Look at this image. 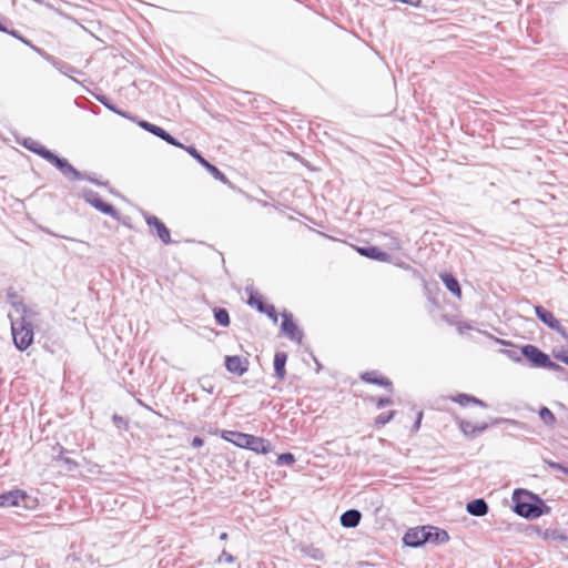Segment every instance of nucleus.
Segmentation results:
<instances>
[{"label": "nucleus", "instance_id": "obj_1", "mask_svg": "<svg viewBox=\"0 0 568 568\" xmlns=\"http://www.w3.org/2000/svg\"><path fill=\"white\" fill-rule=\"evenodd\" d=\"M511 503V510L528 520L537 519L551 511L539 495L525 488H516L513 491Z\"/></svg>", "mask_w": 568, "mask_h": 568}, {"label": "nucleus", "instance_id": "obj_2", "mask_svg": "<svg viewBox=\"0 0 568 568\" xmlns=\"http://www.w3.org/2000/svg\"><path fill=\"white\" fill-rule=\"evenodd\" d=\"M9 318L14 346L21 352L27 351L34 338L32 325L26 324L23 318H14L12 315H9Z\"/></svg>", "mask_w": 568, "mask_h": 568}, {"label": "nucleus", "instance_id": "obj_3", "mask_svg": "<svg viewBox=\"0 0 568 568\" xmlns=\"http://www.w3.org/2000/svg\"><path fill=\"white\" fill-rule=\"evenodd\" d=\"M21 144L28 151L39 155L40 158L44 159L45 161L54 165L58 170L65 169L70 171L67 159L57 155L51 150L47 149L44 145L33 140L32 138H24Z\"/></svg>", "mask_w": 568, "mask_h": 568}, {"label": "nucleus", "instance_id": "obj_4", "mask_svg": "<svg viewBox=\"0 0 568 568\" xmlns=\"http://www.w3.org/2000/svg\"><path fill=\"white\" fill-rule=\"evenodd\" d=\"M34 499H32L24 490L13 489L0 494V507H23L32 508Z\"/></svg>", "mask_w": 568, "mask_h": 568}, {"label": "nucleus", "instance_id": "obj_5", "mask_svg": "<svg viewBox=\"0 0 568 568\" xmlns=\"http://www.w3.org/2000/svg\"><path fill=\"white\" fill-rule=\"evenodd\" d=\"M81 195L83 200L93 206L97 211L113 219H119L118 210L111 203L104 202L98 192L91 189H83Z\"/></svg>", "mask_w": 568, "mask_h": 568}, {"label": "nucleus", "instance_id": "obj_6", "mask_svg": "<svg viewBox=\"0 0 568 568\" xmlns=\"http://www.w3.org/2000/svg\"><path fill=\"white\" fill-rule=\"evenodd\" d=\"M194 160L197 161L205 170H207L215 180L222 182L225 185L232 186L231 181L227 176L214 164L209 162L194 145H187L183 148Z\"/></svg>", "mask_w": 568, "mask_h": 568}, {"label": "nucleus", "instance_id": "obj_7", "mask_svg": "<svg viewBox=\"0 0 568 568\" xmlns=\"http://www.w3.org/2000/svg\"><path fill=\"white\" fill-rule=\"evenodd\" d=\"M536 317L545 324L548 328L559 333L562 337L568 338L566 328L555 317V315L541 305L534 307Z\"/></svg>", "mask_w": 568, "mask_h": 568}, {"label": "nucleus", "instance_id": "obj_8", "mask_svg": "<svg viewBox=\"0 0 568 568\" xmlns=\"http://www.w3.org/2000/svg\"><path fill=\"white\" fill-rule=\"evenodd\" d=\"M140 128L145 130L146 132L160 138L165 141L168 144L183 149L184 144H182L178 139H175L172 134L165 131L163 128L153 124L146 120H138L135 121Z\"/></svg>", "mask_w": 568, "mask_h": 568}, {"label": "nucleus", "instance_id": "obj_9", "mask_svg": "<svg viewBox=\"0 0 568 568\" xmlns=\"http://www.w3.org/2000/svg\"><path fill=\"white\" fill-rule=\"evenodd\" d=\"M521 353L530 367L544 368L548 364L549 355L532 344L524 345Z\"/></svg>", "mask_w": 568, "mask_h": 568}, {"label": "nucleus", "instance_id": "obj_10", "mask_svg": "<svg viewBox=\"0 0 568 568\" xmlns=\"http://www.w3.org/2000/svg\"><path fill=\"white\" fill-rule=\"evenodd\" d=\"M32 50L38 53L41 58H43L47 62L52 64L58 71L62 74L71 77L72 73H81L75 67L70 63L62 61L54 55L48 53L45 50L39 47H32Z\"/></svg>", "mask_w": 568, "mask_h": 568}, {"label": "nucleus", "instance_id": "obj_11", "mask_svg": "<svg viewBox=\"0 0 568 568\" xmlns=\"http://www.w3.org/2000/svg\"><path fill=\"white\" fill-rule=\"evenodd\" d=\"M281 315L283 318L281 325L282 333L291 341L300 344L304 337V334L294 322L292 313L284 311Z\"/></svg>", "mask_w": 568, "mask_h": 568}, {"label": "nucleus", "instance_id": "obj_12", "mask_svg": "<svg viewBox=\"0 0 568 568\" xmlns=\"http://www.w3.org/2000/svg\"><path fill=\"white\" fill-rule=\"evenodd\" d=\"M144 219L151 233L156 234L162 243L166 245L172 243L170 230L158 216L145 213Z\"/></svg>", "mask_w": 568, "mask_h": 568}, {"label": "nucleus", "instance_id": "obj_13", "mask_svg": "<svg viewBox=\"0 0 568 568\" xmlns=\"http://www.w3.org/2000/svg\"><path fill=\"white\" fill-rule=\"evenodd\" d=\"M250 362L239 355H226L224 357V366L229 373L243 376L248 371Z\"/></svg>", "mask_w": 568, "mask_h": 568}, {"label": "nucleus", "instance_id": "obj_14", "mask_svg": "<svg viewBox=\"0 0 568 568\" xmlns=\"http://www.w3.org/2000/svg\"><path fill=\"white\" fill-rule=\"evenodd\" d=\"M69 170H59L64 176H72L73 180L80 181V180H87L91 183H93L97 186H108V181H100L95 178V173H87V172H80L77 170L69 161H68Z\"/></svg>", "mask_w": 568, "mask_h": 568}, {"label": "nucleus", "instance_id": "obj_15", "mask_svg": "<svg viewBox=\"0 0 568 568\" xmlns=\"http://www.w3.org/2000/svg\"><path fill=\"white\" fill-rule=\"evenodd\" d=\"M246 447L244 449L252 450L256 454L266 455L272 450V444L268 439H265L260 436L248 435V438L245 439Z\"/></svg>", "mask_w": 568, "mask_h": 568}, {"label": "nucleus", "instance_id": "obj_16", "mask_svg": "<svg viewBox=\"0 0 568 568\" xmlns=\"http://www.w3.org/2000/svg\"><path fill=\"white\" fill-rule=\"evenodd\" d=\"M359 378L368 384L385 387L389 393L394 392L393 383L389 378L379 374L378 371H367L361 374Z\"/></svg>", "mask_w": 568, "mask_h": 568}, {"label": "nucleus", "instance_id": "obj_17", "mask_svg": "<svg viewBox=\"0 0 568 568\" xmlns=\"http://www.w3.org/2000/svg\"><path fill=\"white\" fill-rule=\"evenodd\" d=\"M457 423L459 429L467 438H476L488 429V423L485 422L474 424L466 419H458Z\"/></svg>", "mask_w": 568, "mask_h": 568}, {"label": "nucleus", "instance_id": "obj_18", "mask_svg": "<svg viewBox=\"0 0 568 568\" xmlns=\"http://www.w3.org/2000/svg\"><path fill=\"white\" fill-rule=\"evenodd\" d=\"M425 532V544L433 542L435 545H443L449 540V535L445 529L435 526H423Z\"/></svg>", "mask_w": 568, "mask_h": 568}, {"label": "nucleus", "instance_id": "obj_19", "mask_svg": "<svg viewBox=\"0 0 568 568\" xmlns=\"http://www.w3.org/2000/svg\"><path fill=\"white\" fill-rule=\"evenodd\" d=\"M425 532L423 526L408 529L404 537L403 542L410 548H417L425 545Z\"/></svg>", "mask_w": 568, "mask_h": 568}, {"label": "nucleus", "instance_id": "obj_20", "mask_svg": "<svg viewBox=\"0 0 568 568\" xmlns=\"http://www.w3.org/2000/svg\"><path fill=\"white\" fill-rule=\"evenodd\" d=\"M357 252L369 260L378 261V262H389L390 255L382 251L379 247L374 245L361 246L357 247Z\"/></svg>", "mask_w": 568, "mask_h": 568}, {"label": "nucleus", "instance_id": "obj_21", "mask_svg": "<svg viewBox=\"0 0 568 568\" xmlns=\"http://www.w3.org/2000/svg\"><path fill=\"white\" fill-rule=\"evenodd\" d=\"M488 336L490 338H493L497 344L511 347L510 349H501L500 351L509 359H511V361H514L516 363H520L523 361V358H524V354L521 353L523 352V346L521 347H516L510 341H506V339H501V338H498V337H494L490 334H488Z\"/></svg>", "mask_w": 568, "mask_h": 568}, {"label": "nucleus", "instance_id": "obj_22", "mask_svg": "<svg viewBox=\"0 0 568 568\" xmlns=\"http://www.w3.org/2000/svg\"><path fill=\"white\" fill-rule=\"evenodd\" d=\"M466 510L475 517H483L488 514L489 506L484 498H476L466 504Z\"/></svg>", "mask_w": 568, "mask_h": 568}, {"label": "nucleus", "instance_id": "obj_23", "mask_svg": "<svg viewBox=\"0 0 568 568\" xmlns=\"http://www.w3.org/2000/svg\"><path fill=\"white\" fill-rule=\"evenodd\" d=\"M287 354L285 352H276L274 355V376L278 382L286 377Z\"/></svg>", "mask_w": 568, "mask_h": 568}, {"label": "nucleus", "instance_id": "obj_24", "mask_svg": "<svg viewBox=\"0 0 568 568\" xmlns=\"http://www.w3.org/2000/svg\"><path fill=\"white\" fill-rule=\"evenodd\" d=\"M95 99L103 105L105 106L109 111L122 116V118H125V119H129V120H132V121H136V116L132 115L131 113H129L128 111H124L120 108H118L116 104H114L106 95L104 94H98L95 95Z\"/></svg>", "mask_w": 568, "mask_h": 568}, {"label": "nucleus", "instance_id": "obj_25", "mask_svg": "<svg viewBox=\"0 0 568 568\" xmlns=\"http://www.w3.org/2000/svg\"><path fill=\"white\" fill-rule=\"evenodd\" d=\"M362 513L357 509H347L339 517V523L344 528H355L359 525Z\"/></svg>", "mask_w": 568, "mask_h": 568}, {"label": "nucleus", "instance_id": "obj_26", "mask_svg": "<svg viewBox=\"0 0 568 568\" xmlns=\"http://www.w3.org/2000/svg\"><path fill=\"white\" fill-rule=\"evenodd\" d=\"M250 434L237 432V430H222L221 437L229 443H232L236 447H246L245 439L248 438Z\"/></svg>", "mask_w": 568, "mask_h": 568}, {"label": "nucleus", "instance_id": "obj_27", "mask_svg": "<svg viewBox=\"0 0 568 568\" xmlns=\"http://www.w3.org/2000/svg\"><path fill=\"white\" fill-rule=\"evenodd\" d=\"M440 280L445 287L456 297H462V287L458 280L450 273L440 274Z\"/></svg>", "mask_w": 568, "mask_h": 568}, {"label": "nucleus", "instance_id": "obj_28", "mask_svg": "<svg viewBox=\"0 0 568 568\" xmlns=\"http://www.w3.org/2000/svg\"><path fill=\"white\" fill-rule=\"evenodd\" d=\"M452 400L459 404L460 406H467L468 404H474L479 407L486 408L488 407L487 403L477 398L474 395L459 393L456 396L452 397Z\"/></svg>", "mask_w": 568, "mask_h": 568}, {"label": "nucleus", "instance_id": "obj_29", "mask_svg": "<svg viewBox=\"0 0 568 568\" xmlns=\"http://www.w3.org/2000/svg\"><path fill=\"white\" fill-rule=\"evenodd\" d=\"M247 292V304L251 307L256 308L257 312H261L267 303L264 302L263 296L254 288H246Z\"/></svg>", "mask_w": 568, "mask_h": 568}, {"label": "nucleus", "instance_id": "obj_30", "mask_svg": "<svg viewBox=\"0 0 568 568\" xmlns=\"http://www.w3.org/2000/svg\"><path fill=\"white\" fill-rule=\"evenodd\" d=\"M17 314L19 315L17 318H23L24 320L23 322L26 324H30L33 326L34 321L39 315V312L37 310H34L33 307H30L29 305L23 304L22 310H19L17 312Z\"/></svg>", "mask_w": 568, "mask_h": 568}, {"label": "nucleus", "instance_id": "obj_31", "mask_svg": "<svg viewBox=\"0 0 568 568\" xmlns=\"http://www.w3.org/2000/svg\"><path fill=\"white\" fill-rule=\"evenodd\" d=\"M537 531L544 540L551 539V540H557V541H566V534L561 530H558V529L541 530V529L537 528Z\"/></svg>", "mask_w": 568, "mask_h": 568}, {"label": "nucleus", "instance_id": "obj_32", "mask_svg": "<svg viewBox=\"0 0 568 568\" xmlns=\"http://www.w3.org/2000/svg\"><path fill=\"white\" fill-rule=\"evenodd\" d=\"M213 315L215 322L223 327H227L231 324L229 311L224 307H214Z\"/></svg>", "mask_w": 568, "mask_h": 568}, {"label": "nucleus", "instance_id": "obj_33", "mask_svg": "<svg viewBox=\"0 0 568 568\" xmlns=\"http://www.w3.org/2000/svg\"><path fill=\"white\" fill-rule=\"evenodd\" d=\"M7 301L14 308L16 312L22 310L23 298L12 287L7 291Z\"/></svg>", "mask_w": 568, "mask_h": 568}, {"label": "nucleus", "instance_id": "obj_34", "mask_svg": "<svg viewBox=\"0 0 568 568\" xmlns=\"http://www.w3.org/2000/svg\"><path fill=\"white\" fill-rule=\"evenodd\" d=\"M539 418L548 427H554L557 423V418L554 413L546 406H541L538 410Z\"/></svg>", "mask_w": 568, "mask_h": 568}, {"label": "nucleus", "instance_id": "obj_35", "mask_svg": "<svg viewBox=\"0 0 568 568\" xmlns=\"http://www.w3.org/2000/svg\"><path fill=\"white\" fill-rule=\"evenodd\" d=\"M395 414H396V410H388V412L379 414L375 418L374 425L377 428H381V427L385 426L386 424H388L394 418Z\"/></svg>", "mask_w": 568, "mask_h": 568}, {"label": "nucleus", "instance_id": "obj_36", "mask_svg": "<svg viewBox=\"0 0 568 568\" xmlns=\"http://www.w3.org/2000/svg\"><path fill=\"white\" fill-rule=\"evenodd\" d=\"M65 452H67V449L64 447L60 446L59 455L57 456V460H61L62 463L68 465V470H73V469L78 468L79 464L71 458L65 457L64 456Z\"/></svg>", "mask_w": 568, "mask_h": 568}, {"label": "nucleus", "instance_id": "obj_37", "mask_svg": "<svg viewBox=\"0 0 568 568\" xmlns=\"http://www.w3.org/2000/svg\"><path fill=\"white\" fill-rule=\"evenodd\" d=\"M295 463V456L292 453H282L278 455L276 464L278 466L293 465Z\"/></svg>", "mask_w": 568, "mask_h": 568}, {"label": "nucleus", "instance_id": "obj_38", "mask_svg": "<svg viewBox=\"0 0 568 568\" xmlns=\"http://www.w3.org/2000/svg\"><path fill=\"white\" fill-rule=\"evenodd\" d=\"M8 34H10L11 37L18 39L19 41H21L23 44L28 45L29 48L32 49V47H36L30 40H28L27 38H24L18 30L16 29H9L8 31Z\"/></svg>", "mask_w": 568, "mask_h": 568}, {"label": "nucleus", "instance_id": "obj_39", "mask_svg": "<svg viewBox=\"0 0 568 568\" xmlns=\"http://www.w3.org/2000/svg\"><path fill=\"white\" fill-rule=\"evenodd\" d=\"M545 369H549V371H552V372H556V373H559L561 375H565L567 374V371L560 366L559 364H557L556 362L551 361L550 356L548 357V364L545 365L544 367Z\"/></svg>", "mask_w": 568, "mask_h": 568}, {"label": "nucleus", "instance_id": "obj_40", "mask_svg": "<svg viewBox=\"0 0 568 568\" xmlns=\"http://www.w3.org/2000/svg\"><path fill=\"white\" fill-rule=\"evenodd\" d=\"M112 422L114 426L118 427L119 429H126L129 426L128 419L118 414L112 415Z\"/></svg>", "mask_w": 568, "mask_h": 568}, {"label": "nucleus", "instance_id": "obj_41", "mask_svg": "<svg viewBox=\"0 0 568 568\" xmlns=\"http://www.w3.org/2000/svg\"><path fill=\"white\" fill-rule=\"evenodd\" d=\"M369 400L374 402L378 409L384 408V407L389 406V405L393 404V400H392L390 397H378V398L371 397Z\"/></svg>", "mask_w": 568, "mask_h": 568}, {"label": "nucleus", "instance_id": "obj_42", "mask_svg": "<svg viewBox=\"0 0 568 568\" xmlns=\"http://www.w3.org/2000/svg\"><path fill=\"white\" fill-rule=\"evenodd\" d=\"M200 387L202 390L209 394H213L215 388L207 377H203L200 379Z\"/></svg>", "mask_w": 568, "mask_h": 568}, {"label": "nucleus", "instance_id": "obj_43", "mask_svg": "<svg viewBox=\"0 0 568 568\" xmlns=\"http://www.w3.org/2000/svg\"><path fill=\"white\" fill-rule=\"evenodd\" d=\"M223 561L233 564L235 561V557L232 554L227 552L226 550H223L217 558V562L221 564Z\"/></svg>", "mask_w": 568, "mask_h": 568}, {"label": "nucleus", "instance_id": "obj_44", "mask_svg": "<svg viewBox=\"0 0 568 568\" xmlns=\"http://www.w3.org/2000/svg\"><path fill=\"white\" fill-rule=\"evenodd\" d=\"M554 357L557 361L568 365V351L561 349V351L554 352Z\"/></svg>", "mask_w": 568, "mask_h": 568}, {"label": "nucleus", "instance_id": "obj_45", "mask_svg": "<svg viewBox=\"0 0 568 568\" xmlns=\"http://www.w3.org/2000/svg\"><path fill=\"white\" fill-rule=\"evenodd\" d=\"M548 466L554 469V470H558V471H561L565 474L566 469H567V466L561 464V463H557V462H547Z\"/></svg>", "mask_w": 568, "mask_h": 568}, {"label": "nucleus", "instance_id": "obj_46", "mask_svg": "<svg viewBox=\"0 0 568 568\" xmlns=\"http://www.w3.org/2000/svg\"><path fill=\"white\" fill-rule=\"evenodd\" d=\"M8 24H11V21L4 17H0V31L1 32L8 33V31H9Z\"/></svg>", "mask_w": 568, "mask_h": 568}, {"label": "nucleus", "instance_id": "obj_47", "mask_svg": "<svg viewBox=\"0 0 568 568\" xmlns=\"http://www.w3.org/2000/svg\"><path fill=\"white\" fill-rule=\"evenodd\" d=\"M204 445V439L200 436H195L193 437L192 442H191V446L193 448H200Z\"/></svg>", "mask_w": 568, "mask_h": 568}, {"label": "nucleus", "instance_id": "obj_48", "mask_svg": "<svg viewBox=\"0 0 568 568\" xmlns=\"http://www.w3.org/2000/svg\"><path fill=\"white\" fill-rule=\"evenodd\" d=\"M275 311L276 310L274 305L267 304L263 307V310L260 313L265 314L268 317L270 315H273Z\"/></svg>", "mask_w": 568, "mask_h": 568}, {"label": "nucleus", "instance_id": "obj_49", "mask_svg": "<svg viewBox=\"0 0 568 568\" xmlns=\"http://www.w3.org/2000/svg\"><path fill=\"white\" fill-rule=\"evenodd\" d=\"M422 419H423V412L420 410L417 413L416 420L413 425V432H417L419 429Z\"/></svg>", "mask_w": 568, "mask_h": 568}, {"label": "nucleus", "instance_id": "obj_50", "mask_svg": "<svg viewBox=\"0 0 568 568\" xmlns=\"http://www.w3.org/2000/svg\"><path fill=\"white\" fill-rule=\"evenodd\" d=\"M506 423H514V420L499 417V418H493L490 422L491 425H500V424H506Z\"/></svg>", "mask_w": 568, "mask_h": 568}, {"label": "nucleus", "instance_id": "obj_51", "mask_svg": "<svg viewBox=\"0 0 568 568\" xmlns=\"http://www.w3.org/2000/svg\"><path fill=\"white\" fill-rule=\"evenodd\" d=\"M399 2H403V3H406V4H409L412 7H415V8H420L422 7V0H398Z\"/></svg>", "mask_w": 568, "mask_h": 568}, {"label": "nucleus", "instance_id": "obj_52", "mask_svg": "<svg viewBox=\"0 0 568 568\" xmlns=\"http://www.w3.org/2000/svg\"><path fill=\"white\" fill-rule=\"evenodd\" d=\"M392 245H393V247H394V248H396V250H399V248H400V243H399V241H398L397 239H393V241H392Z\"/></svg>", "mask_w": 568, "mask_h": 568}, {"label": "nucleus", "instance_id": "obj_53", "mask_svg": "<svg viewBox=\"0 0 568 568\" xmlns=\"http://www.w3.org/2000/svg\"><path fill=\"white\" fill-rule=\"evenodd\" d=\"M268 318H271L273 321L274 324L277 323V320H278V315H277V312L275 311L273 315H270Z\"/></svg>", "mask_w": 568, "mask_h": 568}, {"label": "nucleus", "instance_id": "obj_54", "mask_svg": "<svg viewBox=\"0 0 568 568\" xmlns=\"http://www.w3.org/2000/svg\"><path fill=\"white\" fill-rule=\"evenodd\" d=\"M227 537H229V535H227L226 532H222V534L220 535V540H226V539H227Z\"/></svg>", "mask_w": 568, "mask_h": 568}, {"label": "nucleus", "instance_id": "obj_55", "mask_svg": "<svg viewBox=\"0 0 568 568\" xmlns=\"http://www.w3.org/2000/svg\"><path fill=\"white\" fill-rule=\"evenodd\" d=\"M189 397H191V399H192L193 402H196V400H197V398H196V397H195V395H193V394H192V395H189Z\"/></svg>", "mask_w": 568, "mask_h": 568}, {"label": "nucleus", "instance_id": "obj_56", "mask_svg": "<svg viewBox=\"0 0 568 568\" xmlns=\"http://www.w3.org/2000/svg\"><path fill=\"white\" fill-rule=\"evenodd\" d=\"M315 359V363H316V366L318 367V369L321 368V364L318 363V361L316 358Z\"/></svg>", "mask_w": 568, "mask_h": 568}, {"label": "nucleus", "instance_id": "obj_57", "mask_svg": "<svg viewBox=\"0 0 568 568\" xmlns=\"http://www.w3.org/2000/svg\"><path fill=\"white\" fill-rule=\"evenodd\" d=\"M565 474L568 475V466H567V469H566Z\"/></svg>", "mask_w": 568, "mask_h": 568}, {"label": "nucleus", "instance_id": "obj_58", "mask_svg": "<svg viewBox=\"0 0 568 568\" xmlns=\"http://www.w3.org/2000/svg\"><path fill=\"white\" fill-rule=\"evenodd\" d=\"M566 541H568V535H566Z\"/></svg>", "mask_w": 568, "mask_h": 568}]
</instances>
